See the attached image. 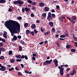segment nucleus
I'll list each match as a JSON object with an SVG mask.
<instances>
[{
    "label": "nucleus",
    "instance_id": "nucleus-1",
    "mask_svg": "<svg viewBox=\"0 0 77 77\" xmlns=\"http://www.w3.org/2000/svg\"><path fill=\"white\" fill-rule=\"evenodd\" d=\"M4 25L10 31L11 36L14 35V33H17L18 30H20V25L18 22L10 20L5 22Z\"/></svg>",
    "mask_w": 77,
    "mask_h": 77
},
{
    "label": "nucleus",
    "instance_id": "nucleus-2",
    "mask_svg": "<svg viewBox=\"0 0 77 77\" xmlns=\"http://www.w3.org/2000/svg\"><path fill=\"white\" fill-rule=\"evenodd\" d=\"M13 3L14 5H17V4H19L20 5H23V4H24V2L23 1H21V0H18L14 2Z\"/></svg>",
    "mask_w": 77,
    "mask_h": 77
},
{
    "label": "nucleus",
    "instance_id": "nucleus-3",
    "mask_svg": "<svg viewBox=\"0 0 77 77\" xmlns=\"http://www.w3.org/2000/svg\"><path fill=\"white\" fill-rule=\"evenodd\" d=\"M47 19L48 20V21H50V20H53V18L51 17V13L50 12H49L48 13V15Z\"/></svg>",
    "mask_w": 77,
    "mask_h": 77
},
{
    "label": "nucleus",
    "instance_id": "nucleus-4",
    "mask_svg": "<svg viewBox=\"0 0 77 77\" xmlns=\"http://www.w3.org/2000/svg\"><path fill=\"white\" fill-rule=\"evenodd\" d=\"M53 61L52 59H51L50 61L48 60H47L45 62H44L43 63L44 65H47L48 64H50L51 63V62Z\"/></svg>",
    "mask_w": 77,
    "mask_h": 77
},
{
    "label": "nucleus",
    "instance_id": "nucleus-5",
    "mask_svg": "<svg viewBox=\"0 0 77 77\" xmlns=\"http://www.w3.org/2000/svg\"><path fill=\"white\" fill-rule=\"evenodd\" d=\"M77 71L75 70V68H74L72 71H71L70 73V75H74V74L76 73Z\"/></svg>",
    "mask_w": 77,
    "mask_h": 77
},
{
    "label": "nucleus",
    "instance_id": "nucleus-6",
    "mask_svg": "<svg viewBox=\"0 0 77 77\" xmlns=\"http://www.w3.org/2000/svg\"><path fill=\"white\" fill-rule=\"evenodd\" d=\"M63 70H64V68H62L60 70V75H63Z\"/></svg>",
    "mask_w": 77,
    "mask_h": 77
},
{
    "label": "nucleus",
    "instance_id": "nucleus-7",
    "mask_svg": "<svg viewBox=\"0 0 77 77\" xmlns=\"http://www.w3.org/2000/svg\"><path fill=\"white\" fill-rule=\"evenodd\" d=\"M6 69V68L5 66H2L1 68H0V70L2 71H5V70Z\"/></svg>",
    "mask_w": 77,
    "mask_h": 77
},
{
    "label": "nucleus",
    "instance_id": "nucleus-8",
    "mask_svg": "<svg viewBox=\"0 0 77 77\" xmlns=\"http://www.w3.org/2000/svg\"><path fill=\"white\" fill-rule=\"evenodd\" d=\"M17 37L16 35H14L13 36V38L12 39V41L14 42V41H17Z\"/></svg>",
    "mask_w": 77,
    "mask_h": 77
},
{
    "label": "nucleus",
    "instance_id": "nucleus-9",
    "mask_svg": "<svg viewBox=\"0 0 77 77\" xmlns=\"http://www.w3.org/2000/svg\"><path fill=\"white\" fill-rule=\"evenodd\" d=\"M49 9L50 8H48V7H45V11L46 12H47V11H48Z\"/></svg>",
    "mask_w": 77,
    "mask_h": 77
},
{
    "label": "nucleus",
    "instance_id": "nucleus-10",
    "mask_svg": "<svg viewBox=\"0 0 77 77\" xmlns=\"http://www.w3.org/2000/svg\"><path fill=\"white\" fill-rule=\"evenodd\" d=\"M25 11L26 12L30 11V8H28V7H26L25 8Z\"/></svg>",
    "mask_w": 77,
    "mask_h": 77
},
{
    "label": "nucleus",
    "instance_id": "nucleus-11",
    "mask_svg": "<svg viewBox=\"0 0 77 77\" xmlns=\"http://www.w3.org/2000/svg\"><path fill=\"white\" fill-rule=\"evenodd\" d=\"M49 25L51 27H53V26L54 25V24L53 23V22H50L48 23Z\"/></svg>",
    "mask_w": 77,
    "mask_h": 77
},
{
    "label": "nucleus",
    "instance_id": "nucleus-12",
    "mask_svg": "<svg viewBox=\"0 0 77 77\" xmlns=\"http://www.w3.org/2000/svg\"><path fill=\"white\" fill-rule=\"evenodd\" d=\"M31 28L35 29L36 28V25L35 24H32L31 26Z\"/></svg>",
    "mask_w": 77,
    "mask_h": 77
},
{
    "label": "nucleus",
    "instance_id": "nucleus-13",
    "mask_svg": "<svg viewBox=\"0 0 77 77\" xmlns=\"http://www.w3.org/2000/svg\"><path fill=\"white\" fill-rule=\"evenodd\" d=\"M6 1L5 0H0V3H5Z\"/></svg>",
    "mask_w": 77,
    "mask_h": 77
},
{
    "label": "nucleus",
    "instance_id": "nucleus-14",
    "mask_svg": "<svg viewBox=\"0 0 77 77\" xmlns=\"http://www.w3.org/2000/svg\"><path fill=\"white\" fill-rule=\"evenodd\" d=\"M26 34H27V35H28V34H29V33H30V34H31V32L29 30H26Z\"/></svg>",
    "mask_w": 77,
    "mask_h": 77
},
{
    "label": "nucleus",
    "instance_id": "nucleus-15",
    "mask_svg": "<svg viewBox=\"0 0 77 77\" xmlns=\"http://www.w3.org/2000/svg\"><path fill=\"white\" fill-rule=\"evenodd\" d=\"M72 46H71V45H67L66 46V47L67 48H71Z\"/></svg>",
    "mask_w": 77,
    "mask_h": 77
},
{
    "label": "nucleus",
    "instance_id": "nucleus-16",
    "mask_svg": "<svg viewBox=\"0 0 77 77\" xmlns=\"http://www.w3.org/2000/svg\"><path fill=\"white\" fill-rule=\"evenodd\" d=\"M39 5L40 6H44L45 5L44 2H41L39 3Z\"/></svg>",
    "mask_w": 77,
    "mask_h": 77
},
{
    "label": "nucleus",
    "instance_id": "nucleus-17",
    "mask_svg": "<svg viewBox=\"0 0 77 77\" xmlns=\"http://www.w3.org/2000/svg\"><path fill=\"white\" fill-rule=\"evenodd\" d=\"M15 57H16V58H18V59H21V56L20 55H18L15 56Z\"/></svg>",
    "mask_w": 77,
    "mask_h": 77
},
{
    "label": "nucleus",
    "instance_id": "nucleus-18",
    "mask_svg": "<svg viewBox=\"0 0 77 77\" xmlns=\"http://www.w3.org/2000/svg\"><path fill=\"white\" fill-rule=\"evenodd\" d=\"M53 61L54 64H57L58 63V61L57 60H54Z\"/></svg>",
    "mask_w": 77,
    "mask_h": 77
},
{
    "label": "nucleus",
    "instance_id": "nucleus-19",
    "mask_svg": "<svg viewBox=\"0 0 77 77\" xmlns=\"http://www.w3.org/2000/svg\"><path fill=\"white\" fill-rule=\"evenodd\" d=\"M0 50L2 51H3V52H4L5 51V49L3 48H0Z\"/></svg>",
    "mask_w": 77,
    "mask_h": 77
},
{
    "label": "nucleus",
    "instance_id": "nucleus-20",
    "mask_svg": "<svg viewBox=\"0 0 77 77\" xmlns=\"http://www.w3.org/2000/svg\"><path fill=\"white\" fill-rule=\"evenodd\" d=\"M49 34H50V32L49 31H48L47 32L45 33V35H49Z\"/></svg>",
    "mask_w": 77,
    "mask_h": 77
},
{
    "label": "nucleus",
    "instance_id": "nucleus-21",
    "mask_svg": "<svg viewBox=\"0 0 77 77\" xmlns=\"http://www.w3.org/2000/svg\"><path fill=\"white\" fill-rule=\"evenodd\" d=\"M51 15L52 18H55V17H56V15L54 14H51Z\"/></svg>",
    "mask_w": 77,
    "mask_h": 77
},
{
    "label": "nucleus",
    "instance_id": "nucleus-22",
    "mask_svg": "<svg viewBox=\"0 0 77 77\" xmlns=\"http://www.w3.org/2000/svg\"><path fill=\"white\" fill-rule=\"evenodd\" d=\"M19 51H21V50H22V47L21 46H19Z\"/></svg>",
    "mask_w": 77,
    "mask_h": 77
},
{
    "label": "nucleus",
    "instance_id": "nucleus-23",
    "mask_svg": "<svg viewBox=\"0 0 77 77\" xmlns=\"http://www.w3.org/2000/svg\"><path fill=\"white\" fill-rule=\"evenodd\" d=\"M10 62L12 63H14L15 62V60L13 59H11L10 60Z\"/></svg>",
    "mask_w": 77,
    "mask_h": 77
},
{
    "label": "nucleus",
    "instance_id": "nucleus-24",
    "mask_svg": "<svg viewBox=\"0 0 77 77\" xmlns=\"http://www.w3.org/2000/svg\"><path fill=\"white\" fill-rule=\"evenodd\" d=\"M71 21L72 23H73V24H74V23H75V21L73 20V19H72V18L71 19Z\"/></svg>",
    "mask_w": 77,
    "mask_h": 77
},
{
    "label": "nucleus",
    "instance_id": "nucleus-25",
    "mask_svg": "<svg viewBox=\"0 0 77 77\" xmlns=\"http://www.w3.org/2000/svg\"><path fill=\"white\" fill-rule=\"evenodd\" d=\"M27 2L29 3V4H32V1L30 0H28Z\"/></svg>",
    "mask_w": 77,
    "mask_h": 77
},
{
    "label": "nucleus",
    "instance_id": "nucleus-26",
    "mask_svg": "<svg viewBox=\"0 0 77 77\" xmlns=\"http://www.w3.org/2000/svg\"><path fill=\"white\" fill-rule=\"evenodd\" d=\"M12 54V51H10L8 52L9 55H11Z\"/></svg>",
    "mask_w": 77,
    "mask_h": 77
},
{
    "label": "nucleus",
    "instance_id": "nucleus-27",
    "mask_svg": "<svg viewBox=\"0 0 77 77\" xmlns=\"http://www.w3.org/2000/svg\"><path fill=\"white\" fill-rule=\"evenodd\" d=\"M46 15H47V14L45 13H43L42 14V16L45 18L46 17Z\"/></svg>",
    "mask_w": 77,
    "mask_h": 77
},
{
    "label": "nucleus",
    "instance_id": "nucleus-28",
    "mask_svg": "<svg viewBox=\"0 0 77 77\" xmlns=\"http://www.w3.org/2000/svg\"><path fill=\"white\" fill-rule=\"evenodd\" d=\"M18 75L19 76L20 75H23V74L21 73V72H18Z\"/></svg>",
    "mask_w": 77,
    "mask_h": 77
},
{
    "label": "nucleus",
    "instance_id": "nucleus-29",
    "mask_svg": "<svg viewBox=\"0 0 77 77\" xmlns=\"http://www.w3.org/2000/svg\"><path fill=\"white\" fill-rule=\"evenodd\" d=\"M76 50L75 49H72L71 50V51H72V52H75Z\"/></svg>",
    "mask_w": 77,
    "mask_h": 77
},
{
    "label": "nucleus",
    "instance_id": "nucleus-30",
    "mask_svg": "<svg viewBox=\"0 0 77 77\" xmlns=\"http://www.w3.org/2000/svg\"><path fill=\"white\" fill-rule=\"evenodd\" d=\"M20 42L23 45L24 44V41L22 40L20 41Z\"/></svg>",
    "mask_w": 77,
    "mask_h": 77
},
{
    "label": "nucleus",
    "instance_id": "nucleus-31",
    "mask_svg": "<svg viewBox=\"0 0 77 77\" xmlns=\"http://www.w3.org/2000/svg\"><path fill=\"white\" fill-rule=\"evenodd\" d=\"M28 26V23H26L24 24V26L25 27H26Z\"/></svg>",
    "mask_w": 77,
    "mask_h": 77
},
{
    "label": "nucleus",
    "instance_id": "nucleus-32",
    "mask_svg": "<svg viewBox=\"0 0 77 77\" xmlns=\"http://www.w3.org/2000/svg\"><path fill=\"white\" fill-rule=\"evenodd\" d=\"M3 42H1L0 43V47H2L3 46Z\"/></svg>",
    "mask_w": 77,
    "mask_h": 77
},
{
    "label": "nucleus",
    "instance_id": "nucleus-33",
    "mask_svg": "<svg viewBox=\"0 0 77 77\" xmlns=\"http://www.w3.org/2000/svg\"><path fill=\"white\" fill-rule=\"evenodd\" d=\"M4 58H5L4 56H1L0 57V59H1V60H3V59H4Z\"/></svg>",
    "mask_w": 77,
    "mask_h": 77
},
{
    "label": "nucleus",
    "instance_id": "nucleus-34",
    "mask_svg": "<svg viewBox=\"0 0 77 77\" xmlns=\"http://www.w3.org/2000/svg\"><path fill=\"white\" fill-rule=\"evenodd\" d=\"M3 36L4 38H5V39H6L7 38V35L5 34H3Z\"/></svg>",
    "mask_w": 77,
    "mask_h": 77
},
{
    "label": "nucleus",
    "instance_id": "nucleus-35",
    "mask_svg": "<svg viewBox=\"0 0 77 77\" xmlns=\"http://www.w3.org/2000/svg\"><path fill=\"white\" fill-rule=\"evenodd\" d=\"M39 31H37L36 30L34 29V32L35 33V34H36Z\"/></svg>",
    "mask_w": 77,
    "mask_h": 77
},
{
    "label": "nucleus",
    "instance_id": "nucleus-36",
    "mask_svg": "<svg viewBox=\"0 0 77 77\" xmlns=\"http://www.w3.org/2000/svg\"><path fill=\"white\" fill-rule=\"evenodd\" d=\"M60 37H61V38H65V35H61L60 36Z\"/></svg>",
    "mask_w": 77,
    "mask_h": 77
},
{
    "label": "nucleus",
    "instance_id": "nucleus-37",
    "mask_svg": "<svg viewBox=\"0 0 77 77\" xmlns=\"http://www.w3.org/2000/svg\"><path fill=\"white\" fill-rule=\"evenodd\" d=\"M31 17H32V18H33V17H35V15H34V14H33V13H31Z\"/></svg>",
    "mask_w": 77,
    "mask_h": 77
},
{
    "label": "nucleus",
    "instance_id": "nucleus-38",
    "mask_svg": "<svg viewBox=\"0 0 77 77\" xmlns=\"http://www.w3.org/2000/svg\"><path fill=\"white\" fill-rule=\"evenodd\" d=\"M13 69H14V68L13 67H12L11 69H9L8 71H12Z\"/></svg>",
    "mask_w": 77,
    "mask_h": 77
},
{
    "label": "nucleus",
    "instance_id": "nucleus-39",
    "mask_svg": "<svg viewBox=\"0 0 77 77\" xmlns=\"http://www.w3.org/2000/svg\"><path fill=\"white\" fill-rule=\"evenodd\" d=\"M31 35H33V36H34L35 35V33L33 31H32L31 32Z\"/></svg>",
    "mask_w": 77,
    "mask_h": 77
},
{
    "label": "nucleus",
    "instance_id": "nucleus-40",
    "mask_svg": "<svg viewBox=\"0 0 77 77\" xmlns=\"http://www.w3.org/2000/svg\"><path fill=\"white\" fill-rule=\"evenodd\" d=\"M56 7L57 8V9H58V10H59V9H60V7H59V5H57L56 6Z\"/></svg>",
    "mask_w": 77,
    "mask_h": 77
},
{
    "label": "nucleus",
    "instance_id": "nucleus-41",
    "mask_svg": "<svg viewBox=\"0 0 77 77\" xmlns=\"http://www.w3.org/2000/svg\"><path fill=\"white\" fill-rule=\"evenodd\" d=\"M40 29L41 32H44V29H42V27H41Z\"/></svg>",
    "mask_w": 77,
    "mask_h": 77
},
{
    "label": "nucleus",
    "instance_id": "nucleus-42",
    "mask_svg": "<svg viewBox=\"0 0 77 77\" xmlns=\"http://www.w3.org/2000/svg\"><path fill=\"white\" fill-rule=\"evenodd\" d=\"M73 18V20H75L76 18V16H73L72 17Z\"/></svg>",
    "mask_w": 77,
    "mask_h": 77
},
{
    "label": "nucleus",
    "instance_id": "nucleus-43",
    "mask_svg": "<svg viewBox=\"0 0 77 77\" xmlns=\"http://www.w3.org/2000/svg\"><path fill=\"white\" fill-rule=\"evenodd\" d=\"M20 61H21V59H17L16 60L17 62H20Z\"/></svg>",
    "mask_w": 77,
    "mask_h": 77
},
{
    "label": "nucleus",
    "instance_id": "nucleus-44",
    "mask_svg": "<svg viewBox=\"0 0 77 77\" xmlns=\"http://www.w3.org/2000/svg\"><path fill=\"white\" fill-rule=\"evenodd\" d=\"M22 11L23 12H25V8H23Z\"/></svg>",
    "mask_w": 77,
    "mask_h": 77
},
{
    "label": "nucleus",
    "instance_id": "nucleus-45",
    "mask_svg": "<svg viewBox=\"0 0 77 77\" xmlns=\"http://www.w3.org/2000/svg\"><path fill=\"white\" fill-rule=\"evenodd\" d=\"M52 30L53 32H55V29L54 28H52Z\"/></svg>",
    "mask_w": 77,
    "mask_h": 77
},
{
    "label": "nucleus",
    "instance_id": "nucleus-46",
    "mask_svg": "<svg viewBox=\"0 0 77 77\" xmlns=\"http://www.w3.org/2000/svg\"><path fill=\"white\" fill-rule=\"evenodd\" d=\"M24 58L26 60H27L28 59V57L26 55H25Z\"/></svg>",
    "mask_w": 77,
    "mask_h": 77
},
{
    "label": "nucleus",
    "instance_id": "nucleus-47",
    "mask_svg": "<svg viewBox=\"0 0 77 77\" xmlns=\"http://www.w3.org/2000/svg\"><path fill=\"white\" fill-rule=\"evenodd\" d=\"M24 72H25V73H26V74H28L29 72V71H27V70H24Z\"/></svg>",
    "mask_w": 77,
    "mask_h": 77
},
{
    "label": "nucleus",
    "instance_id": "nucleus-48",
    "mask_svg": "<svg viewBox=\"0 0 77 77\" xmlns=\"http://www.w3.org/2000/svg\"><path fill=\"white\" fill-rule=\"evenodd\" d=\"M73 38L74 39V41L77 42V38L76 37H74Z\"/></svg>",
    "mask_w": 77,
    "mask_h": 77
},
{
    "label": "nucleus",
    "instance_id": "nucleus-49",
    "mask_svg": "<svg viewBox=\"0 0 77 77\" xmlns=\"http://www.w3.org/2000/svg\"><path fill=\"white\" fill-rule=\"evenodd\" d=\"M17 19L19 20H22V17H19L17 18Z\"/></svg>",
    "mask_w": 77,
    "mask_h": 77
},
{
    "label": "nucleus",
    "instance_id": "nucleus-50",
    "mask_svg": "<svg viewBox=\"0 0 77 77\" xmlns=\"http://www.w3.org/2000/svg\"><path fill=\"white\" fill-rule=\"evenodd\" d=\"M17 38L18 39H21V35H18Z\"/></svg>",
    "mask_w": 77,
    "mask_h": 77
},
{
    "label": "nucleus",
    "instance_id": "nucleus-51",
    "mask_svg": "<svg viewBox=\"0 0 77 77\" xmlns=\"http://www.w3.org/2000/svg\"><path fill=\"white\" fill-rule=\"evenodd\" d=\"M32 59L33 60H36V58H35V57H33L32 58Z\"/></svg>",
    "mask_w": 77,
    "mask_h": 77
},
{
    "label": "nucleus",
    "instance_id": "nucleus-52",
    "mask_svg": "<svg viewBox=\"0 0 77 77\" xmlns=\"http://www.w3.org/2000/svg\"><path fill=\"white\" fill-rule=\"evenodd\" d=\"M2 41L3 42H6V40L5 39L2 38Z\"/></svg>",
    "mask_w": 77,
    "mask_h": 77
},
{
    "label": "nucleus",
    "instance_id": "nucleus-53",
    "mask_svg": "<svg viewBox=\"0 0 77 77\" xmlns=\"http://www.w3.org/2000/svg\"><path fill=\"white\" fill-rule=\"evenodd\" d=\"M25 56V55H22L21 57V59H24V58Z\"/></svg>",
    "mask_w": 77,
    "mask_h": 77
},
{
    "label": "nucleus",
    "instance_id": "nucleus-54",
    "mask_svg": "<svg viewBox=\"0 0 77 77\" xmlns=\"http://www.w3.org/2000/svg\"><path fill=\"white\" fill-rule=\"evenodd\" d=\"M36 23H40V20H37L36 21Z\"/></svg>",
    "mask_w": 77,
    "mask_h": 77
},
{
    "label": "nucleus",
    "instance_id": "nucleus-55",
    "mask_svg": "<svg viewBox=\"0 0 77 77\" xmlns=\"http://www.w3.org/2000/svg\"><path fill=\"white\" fill-rule=\"evenodd\" d=\"M8 11L9 12H12V9H11V8H9Z\"/></svg>",
    "mask_w": 77,
    "mask_h": 77
},
{
    "label": "nucleus",
    "instance_id": "nucleus-56",
    "mask_svg": "<svg viewBox=\"0 0 77 77\" xmlns=\"http://www.w3.org/2000/svg\"><path fill=\"white\" fill-rule=\"evenodd\" d=\"M36 2H32V5H36Z\"/></svg>",
    "mask_w": 77,
    "mask_h": 77
},
{
    "label": "nucleus",
    "instance_id": "nucleus-57",
    "mask_svg": "<svg viewBox=\"0 0 77 77\" xmlns=\"http://www.w3.org/2000/svg\"><path fill=\"white\" fill-rule=\"evenodd\" d=\"M20 65L22 68H24V65L23 64H20Z\"/></svg>",
    "mask_w": 77,
    "mask_h": 77
},
{
    "label": "nucleus",
    "instance_id": "nucleus-58",
    "mask_svg": "<svg viewBox=\"0 0 77 77\" xmlns=\"http://www.w3.org/2000/svg\"><path fill=\"white\" fill-rule=\"evenodd\" d=\"M4 33L3 35H7V32H6V31H4Z\"/></svg>",
    "mask_w": 77,
    "mask_h": 77
},
{
    "label": "nucleus",
    "instance_id": "nucleus-59",
    "mask_svg": "<svg viewBox=\"0 0 77 77\" xmlns=\"http://www.w3.org/2000/svg\"><path fill=\"white\" fill-rule=\"evenodd\" d=\"M44 44V42H39V43L40 45H42V44Z\"/></svg>",
    "mask_w": 77,
    "mask_h": 77
},
{
    "label": "nucleus",
    "instance_id": "nucleus-60",
    "mask_svg": "<svg viewBox=\"0 0 77 77\" xmlns=\"http://www.w3.org/2000/svg\"><path fill=\"white\" fill-rule=\"evenodd\" d=\"M32 55L33 56V57H34V56H35V57H36V54H32Z\"/></svg>",
    "mask_w": 77,
    "mask_h": 77
},
{
    "label": "nucleus",
    "instance_id": "nucleus-61",
    "mask_svg": "<svg viewBox=\"0 0 77 77\" xmlns=\"http://www.w3.org/2000/svg\"><path fill=\"white\" fill-rule=\"evenodd\" d=\"M66 76L67 77H69V74H68V73H67V74H66Z\"/></svg>",
    "mask_w": 77,
    "mask_h": 77
},
{
    "label": "nucleus",
    "instance_id": "nucleus-62",
    "mask_svg": "<svg viewBox=\"0 0 77 77\" xmlns=\"http://www.w3.org/2000/svg\"><path fill=\"white\" fill-rule=\"evenodd\" d=\"M70 70V68H69L66 69V71H69Z\"/></svg>",
    "mask_w": 77,
    "mask_h": 77
},
{
    "label": "nucleus",
    "instance_id": "nucleus-63",
    "mask_svg": "<svg viewBox=\"0 0 77 77\" xmlns=\"http://www.w3.org/2000/svg\"><path fill=\"white\" fill-rule=\"evenodd\" d=\"M55 11V10H54V9H52L51 10V12H52L53 13V12H54Z\"/></svg>",
    "mask_w": 77,
    "mask_h": 77
},
{
    "label": "nucleus",
    "instance_id": "nucleus-64",
    "mask_svg": "<svg viewBox=\"0 0 77 77\" xmlns=\"http://www.w3.org/2000/svg\"><path fill=\"white\" fill-rule=\"evenodd\" d=\"M32 10H35V7L33 6L32 7Z\"/></svg>",
    "mask_w": 77,
    "mask_h": 77
}]
</instances>
